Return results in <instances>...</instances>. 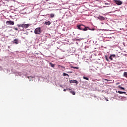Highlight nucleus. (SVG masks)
Returning <instances> with one entry per match:
<instances>
[{"instance_id": "nucleus-25", "label": "nucleus", "mask_w": 127, "mask_h": 127, "mask_svg": "<svg viewBox=\"0 0 127 127\" xmlns=\"http://www.w3.org/2000/svg\"><path fill=\"white\" fill-rule=\"evenodd\" d=\"M64 92H66V89H64Z\"/></svg>"}, {"instance_id": "nucleus-4", "label": "nucleus", "mask_w": 127, "mask_h": 127, "mask_svg": "<svg viewBox=\"0 0 127 127\" xmlns=\"http://www.w3.org/2000/svg\"><path fill=\"white\" fill-rule=\"evenodd\" d=\"M6 24L7 25H14V22L11 20L7 21H6Z\"/></svg>"}, {"instance_id": "nucleus-22", "label": "nucleus", "mask_w": 127, "mask_h": 127, "mask_svg": "<svg viewBox=\"0 0 127 127\" xmlns=\"http://www.w3.org/2000/svg\"><path fill=\"white\" fill-rule=\"evenodd\" d=\"M110 56H112L113 58H114V57H116V55H112Z\"/></svg>"}, {"instance_id": "nucleus-26", "label": "nucleus", "mask_w": 127, "mask_h": 127, "mask_svg": "<svg viewBox=\"0 0 127 127\" xmlns=\"http://www.w3.org/2000/svg\"><path fill=\"white\" fill-rule=\"evenodd\" d=\"M62 68H64V69H65V67L64 66H61Z\"/></svg>"}, {"instance_id": "nucleus-9", "label": "nucleus", "mask_w": 127, "mask_h": 127, "mask_svg": "<svg viewBox=\"0 0 127 127\" xmlns=\"http://www.w3.org/2000/svg\"><path fill=\"white\" fill-rule=\"evenodd\" d=\"M52 22L50 21H48L47 22H45L44 24L45 25H50L51 24Z\"/></svg>"}, {"instance_id": "nucleus-18", "label": "nucleus", "mask_w": 127, "mask_h": 127, "mask_svg": "<svg viewBox=\"0 0 127 127\" xmlns=\"http://www.w3.org/2000/svg\"><path fill=\"white\" fill-rule=\"evenodd\" d=\"M72 68H73V69H79V67H78V66L72 67Z\"/></svg>"}, {"instance_id": "nucleus-24", "label": "nucleus", "mask_w": 127, "mask_h": 127, "mask_svg": "<svg viewBox=\"0 0 127 127\" xmlns=\"http://www.w3.org/2000/svg\"><path fill=\"white\" fill-rule=\"evenodd\" d=\"M123 94H125V95H127V92H123Z\"/></svg>"}, {"instance_id": "nucleus-2", "label": "nucleus", "mask_w": 127, "mask_h": 127, "mask_svg": "<svg viewBox=\"0 0 127 127\" xmlns=\"http://www.w3.org/2000/svg\"><path fill=\"white\" fill-rule=\"evenodd\" d=\"M34 32L35 34H40L41 33V29L40 28H37L35 29Z\"/></svg>"}, {"instance_id": "nucleus-13", "label": "nucleus", "mask_w": 127, "mask_h": 127, "mask_svg": "<svg viewBox=\"0 0 127 127\" xmlns=\"http://www.w3.org/2000/svg\"><path fill=\"white\" fill-rule=\"evenodd\" d=\"M70 93H71V94H72V95H73V96H75V92L74 91H70Z\"/></svg>"}, {"instance_id": "nucleus-1", "label": "nucleus", "mask_w": 127, "mask_h": 127, "mask_svg": "<svg viewBox=\"0 0 127 127\" xmlns=\"http://www.w3.org/2000/svg\"><path fill=\"white\" fill-rule=\"evenodd\" d=\"M77 27L78 29H79L80 30H83V31H87L88 29H90L88 27H86L83 24L77 25Z\"/></svg>"}, {"instance_id": "nucleus-10", "label": "nucleus", "mask_w": 127, "mask_h": 127, "mask_svg": "<svg viewBox=\"0 0 127 127\" xmlns=\"http://www.w3.org/2000/svg\"><path fill=\"white\" fill-rule=\"evenodd\" d=\"M54 16H55V14H53V13H51L50 14V17L51 18H53V17H54Z\"/></svg>"}, {"instance_id": "nucleus-6", "label": "nucleus", "mask_w": 127, "mask_h": 127, "mask_svg": "<svg viewBox=\"0 0 127 127\" xmlns=\"http://www.w3.org/2000/svg\"><path fill=\"white\" fill-rule=\"evenodd\" d=\"M70 84H72V83H75L76 85H78L79 84V82L78 81L74 80H70L69 81Z\"/></svg>"}, {"instance_id": "nucleus-20", "label": "nucleus", "mask_w": 127, "mask_h": 127, "mask_svg": "<svg viewBox=\"0 0 127 127\" xmlns=\"http://www.w3.org/2000/svg\"><path fill=\"white\" fill-rule=\"evenodd\" d=\"M109 59H110V60H111V61H113V57L112 56H110L109 57Z\"/></svg>"}, {"instance_id": "nucleus-3", "label": "nucleus", "mask_w": 127, "mask_h": 127, "mask_svg": "<svg viewBox=\"0 0 127 127\" xmlns=\"http://www.w3.org/2000/svg\"><path fill=\"white\" fill-rule=\"evenodd\" d=\"M113 1H114L117 5H121V4H123V2L120 0H114Z\"/></svg>"}, {"instance_id": "nucleus-17", "label": "nucleus", "mask_w": 127, "mask_h": 127, "mask_svg": "<svg viewBox=\"0 0 127 127\" xmlns=\"http://www.w3.org/2000/svg\"><path fill=\"white\" fill-rule=\"evenodd\" d=\"M18 27H22V24H17Z\"/></svg>"}, {"instance_id": "nucleus-21", "label": "nucleus", "mask_w": 127, "mask_h": 127, "mask_svg": "<svg viewBox=\"0 0 127 127\" xmlns=\"http://www.w3.org/2000/svg\"><path fill=\"white\" fill-rule=\"evenodd\" d=\"M105 59L107 61H109V59L107 57V56H105Z\"/></svg>"}, {"instance_id": "nucleus-16", "label": "nucleus", "mask_w": 127, "mask_h": 127, "mask_svg": "<svg viewBox=\"0 0 127 127\" xmlns=\"http://www.w3.org/2000/svg\"><path fill=\"white\" fill-rule=\"evenodd\" d=\"M83 78L84 79V80H87L88 81H89V78L88 77H86L85 76H83Z\"/></svg>"}, {"instance_id": "nucleus-15", "label": "nucleus", "mask_w": 127, "mask_h": 127, "mask_svg": "<svg viewBox=\"0 0 127 127\" xmlns=\"http://www.w3.org/2000/svg\"><path fill=\"white\" fill-rule=\"evenodd\" d=\"M63 76H68V77H69V74H66V73H65V72H64V73H63Z\"/></svg>"}, {"instance_id": "nucleus-8", "label": "nucleus", "mask_w": 127, "mask_h": 127, "mask_svg": "<svg viewBox=\"0 0 127 127\" xmlns=\"http://www.w3.org/2000/svg\"><path fill=\"white\" fill-rule=\"evenodd\" d=\"M12 43H13V44H18V40L17 39H15L12 41Z\"/></svg>"}, {"instance_id": "nucleus-5", "label": "nucleus", "mask_w": 127, "mask_h": 127, "mask_svg": "<svg viewBox=\"0 0 127 127\" xmlns=\"http://www.w3.org/2000/svg\"><path fill=\"white\" fill-rule=\"evenodd\" d=\"M22 27L23 28H28V27H29V24H22Z\"/></svg>"}, {"instance_id": "nucleus-28", "label": "nucleus", "mask_w": 127, "mask_h": 127, "mask_svg": "<svg viewBox=\"0 0 127 127\" xmlns=\"http://www.w3.org/2000/svg\"><path fill=\"white\" fill-rule=\"evenodd\" d=\"M105 81H108V79H105Z\"/></svg>"}, {"instance_id": "nucleus-14", "label": "nucleus", "mask_w": 127, "mask_h": 127, "mask_svg": "<svg viewBox=\"0 0 127 127\" xmlns=\"http://www.w3.org/2000/svg\"><path fill=\"white\" fill-rule=\"evenodd\" d=\"M124 77H126V78H127V72H125L124 73Z\"/></svg>"}, {"instance_id": "nucleus-11", "label": "nucleus", "mask_w": 127, "mask_h": 127, "mask_svg": "<svg viewBox=\"0 0 127 127\" xmlns=\"http://www.w3.org/2000/svg\"><path fill=\"white\" fill-rule=\"evenodd\" d=\"M119 89H121V90H125V88L123 87H122L121 85L118 86Z\"/></svg>"}, {"instance_id": "nucleus-12", "label": "nucleus", "mask_w": 127, "mask_h": 127, "mask_svg": "<svg viewBox=\"0 0 127 127\" xmlns=\"http://www.w3.org/2000/svg\"><path fill=\"white\" fill-rule=\"evenodd\" d=\"M50 65L51 67H52L53 68H54V67H55V64H53L52 63H50Z\"/></svg>"}, {"instance_id": "nucleus-23", "label": "nucleus", "mask_w": 127, "mask_h": 127, "mask_svg": "<svg viewBox=\"0 0 127 127\" xmlns=\"http://www.w3.org/2000/svg\"><path fill=\"white\" fill-rule=\"evenodd\" d=\"M14 29L15 30H16V31L18 30V29H17V28H15Z\"/></svg>"}, {"instance_id": "nucleus-27", "label": "nucleus", "mask_w": 127, "mask_h": 127, "mask_svg": "<svg viewBox=\"0 0 127 127\" xmlns=\"http://www.w3.org/2000/svg\"><path fill=\"white\" fill-rule=\"evenodd\" d=\"M105 4H109V3H105Z\"/></svg>"}, {"instance_id": "nucleus-7", "label": "nucleus", "mask_w": 127, "mask_h": 127, "mask_svg": "<svg viewBox=\"0 0 127 127\" xmlns=\"http://www.w3.org/2000/svg\"><path fill=\"white\" fill-rule=\"evenodd\" d=\"M98 19H100V20H105L106 19V18L103 17V16L99 15L98 16Z\"/></svg>"}, {"instance_id": "nucleus-19", "label": "nucleus", "mask_w": 127, "mask_h": 127, "mask_svg": "<svg viewBox=\"0 0 127 127\" xmlns=\"http://www.w3.org/2000/svg\"><path fill=\"white\" fill-rule=\"evenodd\" d=\"M118 93H119V94H123V92L121 91H118Z\"/></svg>"}]
</instances>
